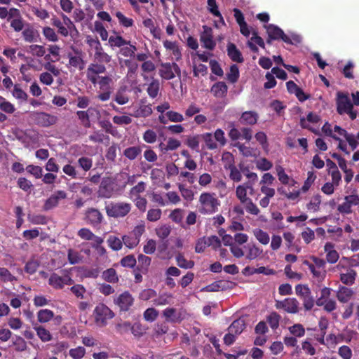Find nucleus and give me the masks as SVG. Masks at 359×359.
<instances>
[{
	"instance_id": "16",
	"label": "nucleus",
	"mask_w": 359,
	"mask_h": 359,
	"mask_svg": "<svg viewBox=\"0 0 359 359\" xmlns=\"http://www.w3.org/2000/svg\"><path fill=\"white\" fill-rule=\"evenodd\" d=\"M133 302L134 299L129 292H124L114 299L115 304L123 311H128L133 304Z\"/></svg>"
},
{
	"instance_id": "34",
	"label": "nucleus",
	"mask_w": 359,
	"mask_h": 359,
	"mask_svg": "<svg viewBox=\"0 0 359 359\" xmlns=\"http://www.w3.org/2000/svg\"><path fill=\"white\" fill-rule=\"evenodd\" d=\"M160 88V83L158 80L152 79V81L149 84L147 92L151 98H155L157 97Z\"/></svg>"
},
{
	"instance_id": "57",
	"label": "nucleus",
	"mask_w": 359,
	"mask_h": 359,
	"mask_svg": "<svg viewBox=\"0 0 359 359\" xmlns=\"http://www.w3.org/2000/svg\"><path fill=\"white\" fill-rule=\"evenodd\" d=\"M235 146L238 149L239 151L245 157L255 156V151L250 147L245 146L244 144L237 143Z\"/></svg>"
},
{
	"instance_id": "42",
	"label": "nucleus",
	"mask_w": 359,
	"mask_h": 359,
	"mask_svg": "<svg viewBox=\"0 0 359 359\" xmlns=\"http://www.w3.org/2000/svg\"><path fill=\"white\" fill-rule=\"evenodd\" d=\"M147 184L144 182H140L132 187L129 191V195L130 198H133V197L140 196V194L143 193L146 189Z\"/></svg>"
},
{
	"instance_id": "32",
	"label": "nucleus",
	"mask_w": 359,
	"mask_h": 359,
	"mask_svg": "<svg viewBox=\"0 0 359 359\" xmlns=\"http://www.w3.org/2000/svg\"><path fill=\"white\" fill-rule=\"evenodd\" d=\"M48 284L56 290H60L64 287L62 277L60 276L55 273H53L50 275L48 279Z\"/></svg>"
},
{
	"instance_id": "58",
	"label": "nucleus",
	"mask_w": 359,
	"mask_h": 359,
	"mask_svg": "<svg viewBox=\"0 0 359 359\" xmlns=\"http://www.w3.org/2000/svg\"><path fill=\"white\" fill-rule=\"evenodd\" d=\"M301 299L303 302V306L305 311H311L313 309L315 301L311 292H308L307 294H305V296L301 298Z\"/></svg>"
},
{
	"instance_id": "49",
	"label": "nucleus",
	"mask_w": 359,
	"mask_h": 359,
	"mask_svg": "<svg viewBox=\"0 0 359 359\" xmlns=\"http://www.w3.org/2000/svg\"><path fill=\"white\" fill-rule=\"evenodd\" d=\"M239 69L236 65H232L230 67L229 72L226 74L228 81L231 83H235L239 79Z\"/></svg>"
},
{
	"instance_id": "43",
	"label": "nucleus",
	"mask_w": 359,
	"mask_h": 359,
	"mask_svg": "<svg viewBox=\"0 0 359 359\" xmlns=\"http://www.w3.org/2000/svg\"><path fill=\"white\" fill-rule=\"evenodd\" d=\"M201 137V135L189 136L186 140V144L192 150L198 151Z\"/></svg>"
},
{
	"instance_id": "26",
	"label": "nucleus",
	"mask_w": 359,
	"mask_h": 359,
	"mask_svg": "<svg viewBox=\"0 0 359 359\" xmlns=\"http://www.w3.org/2000/svg\"><path fill=\"white\" fill-rule=\"evenodd\" d=\"M357 273L355 270L349 269L346 273L340 274V280L346 285H352L355 283Z\"/></svg>"
},
{
	"instance_id": "33",
	"label": "nucleus",
	"mask_w": 359,
	"mask_h": 359,
	"mask_svg": "<svg viewBox=\"0 0 359 359\" xmlns=\"http://www.w3.org/2000/svg\"><path fill=\"white\" fill-rule=\"evenodd\" d=\"M116 330L117 332L121 334H124L126 333L131 332L135 336L138 335L137 333H135V326L132 325L131 323L128 322H124L118 324L116 325Z\"/></svg>"
},
{
	"instance_id": "7",
	"label": "nucleus",
	"mask_w": 359,
	"mask_h": 359,
	"mask_svg": "<svg viewBox=\"0 0 359 359\" xmlns=\"http://www.w3.org/2000/svg\"><path fill=\"white\" fill-rule=\"evenodd\" d=\"M159 74L163 79L165 80H170L174 79L175 75L180 76L181 70L177 63L166 62L161 65V68L159 70Z\"/></svg>"
},
{
	"instance_id": "61",
	"label": "nucleus",
	"mask_w": 359,
	"mask_h": 359,
	"mask_svg": "<svg viewBox=\"0 0 359 359\" xmlns=\"http://www.w3.org/2000/svg\"><path fill=\"white\" fill-rule=\"evenodd\" d=\"M43 34L49 41L56 42L58 41V36L55 30L50 27H45L43 28Z\"/></svg>"
},
{
	"instance_id": "56",
	"label": "nucleus",
	"mask_w": 359,
	"mask_h": 359,
	"mask_svg": "<svg viewBox=\"0 0 359 359\" xmlns=\"http://www.w3.org/2000/svg\"><path fill=\"white\" fill-rule=\"evenodd\" d=\"M116 16L118 20L119 24L124 27H132L134 24V20L132 18L126 17L121 11H117Z\"/></svg>"
},
{
	"instance_id": "64",
	"label": "nucleus",
	"mask_w": 359,
	"mask_h": 359,
	"mask_svg": "<svg viewBox=\"0 0 359 359\" xmlns=\"http://www.w3.org/2000/svg\"><path fill=\"white\" fill-rule=\"evenodd\" d=\"M10 25L11 28L17 32H19L20 31L23 30L24 28V20L22 17L13 18L10 21Z\"/></svg>"
},
{
	"instance_id": "5",
	"label": "nucleus",
	"mask_w": 359,
	"mask_h": 359,
	"mask_svg": "<svg viewBox=\"0 0 359 359\" xmlns=\"http://www.w3.org/2000/svg\"><path fill=\"white\" fill-rule=\"evenodd\" d=\"M94 313L96 323L100 326L105 325L107 320L114 316L113 311L104 304L97 305Z\"/></svg>"
},
{
	"instance_id": "47",
	"label": "nucleus",
	"mask_w": 359,
	"mask_h": 359,
	"mask_svg": "<svg viewBox=\"0 0 359 359\" xmlns=\"http://www.w3.org/2000/svg\"><path fill=\"white\" fill-rule=\"evenodd\" d=\"M176 262L177 265L182 269H192L194 266V262L192 260H187L182 254L176 256Z\"/></svg>"
},
{
	"instance_id": "1",
	"label": "nucleus",
	"mask_w": 359,
	"mask_h": 359,
	"mask_svg": "<svg viewBox=\"0 0 359 359\" xmlns=\"http://www.w3.org/2000/svg\"><path fill=\"white\" fill-rule=\"evenodd\" d=\"M199 212L202 214H213L218 210L220 202L215 193L203 192L200 195Z\"/></svg>"
},
{
	"instance_id": "48",
	"label": "nucleus",
	"mask_w": 359,
	"mask_h": 359,
	"mask_svg": "<svg viewBox=\"0 0 359 359\" xmlns=\"http://www.w3.org/2000/svg\"><path fill=\"white\" fill-rule=\"evenodd\" d=\"M52 25L57 28V32L62 36L67 37L69 35L68 29L64 25L63 22L57 18H53L51 19Z\"/></svg>"
},
{
	"instance_id": "10",
	"label": "nucleus",
	"mask_w": 359,
	"mask_h": 359,
	"mask_svg": "<svg viewBox=\"0 0 359 359\" xmlns=\"http://www.w3.org/2000/svg\"><path fill=\"white\" fill-rule=\"evenodd\" d=\"M72 49L74 53H68L69 65L71 67L81 71L85 68L86 62L83 60V53L81 49L72 46Z\"/></svg>"
},
{
	"instance_id": "44",
	"label": "nucleus",
	"mask_w": 359,
	"mask_h": 359,
	"mask_svg": "<svg viewBox=\"0 0 359 359\" xmlns=\"http://www.w3.org/2000/svg\"><path fill=\"white\" fill-rule=\"evenodd\" d=\"M109 43L111 47H118L122 48V46L125 45L130 44L129 41H126L121 36H111L109 38Z\"/></svg>"
},
{
	"instance_id": "14",
	"label": "nucleus",
	"mask_w": 359,
	"mask_h": 359,
	"mask_svg": "<svg viewBox=\"0 0 359 359\" xmlns=\"http://www.w3.org/2000/svg\"><path fill=\"white\" fill-rule=\"evenodd\" d=\"M103 216L99 210L90 208L86 210L84 219L86 223L94 226H98L102 221Z\"/></svg>"
},
{
	"instance_id": "51",
	"label": "nucleus",
	"mask_w": 359,
	"mask_h": 359,
	"mask_svg": "<svg viewBox=\"0 0 359 359\" xmlns=\"http://www.w3.org/2000/svg\"><path fill=\"white\" fill-rule=\"evenodd\" d=\"M321 203V196L316 194L313 196L311 201L306 205V208L309 210L317 212L320 209V205Z\"/></svg>"
},
{
	"instance_id": "18",
	"label": "nucleus",
	"mask_w": 359,
	"mask_h": 359,
	"mask_svg": "<svg viewBox=\"0 0 359 359\" xmlns=\"http://www.w3.org/2000/svg\"><path fill=\"white\" fill-rule=\"evenodd\" d=\"M257 45L262 48H265V43L263 39L258 35L257 32L254 31L252 32V37L247 42V46L252 52L257 53L259 51Z\"/></svg>"
},
{
	"instance_id": "19",
	"label": "nucleus",
	"mask_w": 359,
	"mask_h": 359,
	"mask_svg": "<svg viewBox=\"0 0 359 359\" xmlns=\"http://www.w3.org/2000/svg\"><path fill=\"white\" fill-rule=\"evenodd\" d=\"M259 114L255 111H246L242 113L239 122L243 125L254 126L257 123Z\"/></svg>"
},
{
	"instance_id": "15",
	"label": "nucleus",
	"mask_w": 359,
	"mask_h": 359,
	"mask_svg": "<svg viewBox=\"0 0 359 359\" xmlns=\"http://www.w3.org/2000/svg\"><path fill=\"white\" fill-rule=\"evenodd\" d=\"M67 196V192L63 190H57L53 194H52L48 198H47L43 205V209L45 210H50L56 206L59 203V201L61 199H65Z\"/></svg>"
},
{
	"instance_id": "31",
	"label": "nucleus",
	"mask_w": 359,
	"mask_h": 359,
	"mask_svg": "<svg viewBox=\"0 0 359 359\" xmlns=\"http://www.w3.org/2000/svg\"><path fill=\"white\" fill-rule=\"evenodd\" d=\"M34 328L36 332L37 336L43 342H48L52 339V334L49 330L46 329L44 327L38 325L35 326Z\"/></svg>"
},
{
	"instance_id": "50",
	"label": "nucleus",
	"mask_w": 359,
	"mask_h": 359,
	"mask_svg": "<svg viewBox=\"0 0 359 359\" xmlns=\"http://www.w3.org/2000/svg\"><path fill=\"white\" fill-rule=\"evenodd\" d=\"M107 243L113 250L118 251L122 248L123 246V239L121 240L116 236H110L107 239Z\"/></svg>"
},
{
	"instance_id": "54",
	"label": "nucleus",
	"mask_w": 359,
	"mask_h": 359,
	"mask_svg": "<svg viewBox=\"0 0 359 359\" xmlns=\"http://www.w3.org/2000/svg\"><path fill=\"white\" fill-rule=\"evenodd\" d=\"M281 319L280 316L276 312H272L267 318V321L273 330H276L279 326V323Z\"/></svg>"
},
{
	"instance_id": "55",
	"label": "nucleus",
	"mask_w": 359,
	"mask_h": 359,
	"mask_svg": "<svg viewBox=\"0 0 359 359\" xmlns=\"http://www.w3.org/2000/svg\"><path fill=\"white\" fill-rule=\"evenodd\" d=\"M79 166L82 168L85 172L90 170L93 166L92 158L86 156L80 157L78 161Z\"/></svg>"
},
{
	"instance_id": "13",
	"label": "nucleus",
	"mask_w": 359,
	"mask_h": 359,
	"mask_svg": "<svg viewBox=\"0 0 359 359\" xmlns=\"http://www.w3.org/2000/svg\"><path fill=\"white\" fill-rule=\"evenodd\" d=\"M203 29L200 41L205 48L212 50L216 46V42L213 39L212 29L207 25L203 26Z\"/></svg>"
},
{
	"instance_id": "22",
	"label": "nucleus",
	"mask_w": 359,
	"mask_h": 359,
	"mask_svg": "<svg viewBox=\"0 0 359 359\" xmlns=\"http://www.w3.org/2000/svg\"><path fill=\"white\" fill-rule=\"evenodd\" d=\"M228 91L226 84L223 81L216 82L212 85L210 92L217 98H223L226 97Z\"/></svg>"
},
{
	"instance_id": "62",
	"label": "nucleus",
	"mask_w": 359,
	"mask_h": 359,
	"mask_svg": "<svg viewBox=\"0 0 359 359\" xmlns=\"http://www.w3.org/2000/svg\"><path fill=\"white\" fill-rule=\"evenodd\" d=\"M137 260L133 255H128L121 259L120 264L123 267L133 268Z\"/></svg>"
},
{
	"instance_id": "4",
	"label": "nucleus",
	"mask_w": 359,
	"mask_h": 359,
	"mask_svg": "<svg viewBox=\"0 0 359 359\" xmlns=\"http://www.w3.org/2000/svg\"><path fill=\"white\" fill-rule=\"evenodd\" d=\"M32 119L36 125L44 128L55 125L58 121L56 116L39 111L34 112L32 114Z\"/></svg>"
},
{
	"instance_id": "46",
	"label": "nucleus",
	"mask_w": 359,
	"mask_h": 359,
	"mask_svg": "<svg viewBox=\"0 0 359 359\" xmlns=\"http://www.w3.org/2000/svg\"><path fill=\"white\" fill-rule=\"evenodd\" d=\"M123 242L124 245L130 248L133 249L135 248L140 243L139 239L135 238V236L132 233H129L128 235H124L123 237Z\"/></svg>"
},
{
	"instance_id": "52",
	"label": "nucleus",
	"mask_w": 359,
	"mask_h": 359,
	"mask_svg": "<svg viewBox=\"0 0 359 359\" xmlns=\"http://www.w3.org/2000/svg\"><path fill=\"white\" fill-rule=\"evenodd\" d=\"M0 109L5 113L12 114L15 111V108L14 105L7 101L6 98L0 96Z\"/></svg>"
},
{
	"instance_id": "12",
	"label": "nucleus",
	"mask_w": 359,
	"mask_h": 359,
	"mask_svg": "<svg viewBox=\"0 0 359 359\" xmlns=\"http://www.w3.org/2000/svg\"><path fill=\"white\" fill-rule=\"evenodd\" d=\"M337 111L339 114L342 115L345 112L351 111L353 109V104L347 94L338 92L337 94Z\"/></svg>"
},
{
	"instance_id": "2",
	"label": "nucleus",
	"mask_w": 359,
	"mask_h": 359,
	"mask_svg": "<svg viewBox=\"0 0 359 359\" xmlns=\"http://www.w3.org/2000/svg\"><path fill=\"white\" fill-rule=\"evenodd\" d=\"M132 209V204L128 202H110L106 205L105 210L108 217L121 218L126 216Z\"/></svg>"
},
{
	"instance_id": "60",
	"label": "nucleus",
	"mask_w": 359,
	"mask_h": 359,
	"mask_svg": "<svg viewBox=\"0 0 359 359\" xmlns=\"http://www.w3.org/2000/svg\"><path fill=\"white\" fill-rule=\"evenodd\" d=\"M316 178V175L312 171H309L307 173V178L304 181V183L301 189V191L304 193L306 192L311 185L313 184Z\"/></svg>"
},
{
	"instance_id": "17",
	"label": "nucleus",
	"mask_w": 359,
	"mask_h": 359,
	"mask_svg": "<svg viewBox=\"0 0 359 359\" xmlns=\"http://www.w3.org/2000/svg\"><path fill=\"white\" fill-rule=\"evenodd\" d=\"M94 42L95 43V55H94L95 61L96 62L102 63V64L109 63L111 60V55H109L107 53L104 52L103 48H102L99 40L97 39Z\"/></svg>"
},
{
	"instance_id": "38",
	"label": "nucleus",
	"mask_w": 359,
	"mask_h": 359,
	"mask_svg": "<svg viewBox=\"0 0 359 359\" xmlns=\"http://www.w3.org/2000/svg\"><path fill=\"white\" fill-rule=\"evenodd\" d=\"M256 239L262 245H267L269 243L270 237L267 232L261 229H256L253 231Z\"/></svg>"
},
{
	"instance_id": "59",
	"label": "nucleus",
	"mask_w": 359,
	"mask_h": 359,
	"mask_svg": "<svg viewBox=\"0 0 359 359\" xmlns=\"http://www.w3.org/2000/svg\"><path fill=\"white\" fill-rule=\"evenodd\" d=\"M26 170L36 179L41 178L43 176V168L39 165H29L26 167Z\"/></svg>"
},
{
	"instance_id": "6",
	"label": "nucleus",
	"mask_w": 359,
	"mask_h": 359,
	"mask_svg": "<svg viewBox=\"0 0 359 359\" xmlns=\"http://www.w3.org/2000/svg\"><path fill=\"white\" fill-rule=\"evenodd\" d=\"M299 303L295 298H285L283 300H276L275 307L283 309L288 313H297L299 311Z\"/></svg>"
},
{
	"instance_id": "35",
	"label": "nucleus",
	"mask_w": 359,
	"mask_h": 359,
	"mask_svg": "<svg viewBox=\"0 0 359 359\" xmlns=\"http://www.w3.org/2000/svg\"><path fill=\"white\" fill-rule=\"evenodd\" d=\"M226 170H229L230 174L229 177L231 180L236 182H238L242 180V175L241 171L235 166L233 163H229L225 165Z\"/></svg>"
},
{
	"instance_id": "41",
	"label": "nucleus",
	"mask_w": 359,
	"mask_h": 359,
	"mask_svg": "<svg viewBox=\"0 0 359 359\" xmlns=\"http://www.w3.org/2000/svg\"><path fill=\"white\" fill-rule=\"evenodd\" d=\"M152 114V109L151 105H141L137 109H136L132 116L139 117H147Z\"/></svg>"
},
{
	"instance_id": "45",
	"label": "nucleus",
	"mask_w": 359,
	"mask_h": 359,
	"mask_svg": "<svg viewBox=\"0 0 359 359\" xmlns=\"http://www.w3.org/2000/svg\"><path fill=\"white\" fill-rule=\"evenodd\" d=\"M255 165L256 168L261 171H268L273 167V163L264 157L257 159Z\"/></svg>"
},
{
	"instance_id": "11",
	"label": "nucleus",
	"mask_w": 359,
	"mask_h": 359,
	"mask_svg": "<svg viewBox=\"0 0 359 359\" xmlns=\"http://www.w3.org/2000/svg\"><path fill=\"white\" fill-rule=\"evenodd\" d=\"M265 29H266V33L268 36L271 39H273L274 40H282L286 43H292V40L290 36L286 35L283 29H281L278 26L269 24L267 25H264Z\"/></svg>"
},
{
	"instance_id": "8",
	"label": "nucleus",
	"mask_w": 359,
	"mask_h": 359,
	"mask_svg": "<svg viewBox=\"0 0 359 359\" xmlns=\"http://www.w3.org/2000/svg\"><path fill=\"white\" fill-rule=\"evenodd\" d=\"M106 70L107 68L104 64L90 63L86 71V78L91 83L96 85L97 79L100 76L99 74L104 73Z\"/></svg>"
},
{
	"instance_id": "37",
	"label": "nucleus",
	"mask_w": 359,
	"mask_h": 359,
	"mask_svg": "<svg viewBox=\"0 0 359 359\" xmlns=\"http://www.w3.org/2000/svg\"><path fill=\"white\" fill-rule=\"evenodd\" d=\"M245 327V325L243 320H236L228 327V331L238 335L243 331Z\"/></svg>"
},
{
	"instance_id": "20",
	"label": "nucleus",
	"mask_w": 359,
	"mask_h": 359,
	"mask_svg": "<svg viewBox=\"0 0 359 359\" xmlns=\"http://www.w3.org/2000/svg\"><path fill=\"white\" fill-rule=\"evenodd\" d=\"M163 315L167 321L172 323H181L183 320L181 312L177 311L175 308H166Z\"/></svg>"
},
{
	"instance_id": "40",
	"label": "nucleus",
	"mask_w": 359,
	"mask_h": 359,
	"mask_svg": "<svg viewBox=\"0 0 359 359\" xmlns=\"http://www.w3.org/2000/svg\"><path fill=\"white\" fill-rule=\"evenodd\" d=\"M201 138L205 144L207 149L210 150H215L217 149V144L214 140V137L210 133H205L201 135Z\"/></svg>"
},
{
	"instance_id": "21",
	"label": "nucleus",
	"mask_w": 359,
	"mask_h": 359,
	"mask_svg": "<svg viewBox=\"0 0 359 359\" xmlns=\"http://www.w3.org/2000/svg\"><path fill=\"white\" fill-rule=\"evenodd\" d=\"M22 35L24 41L27 43L36 42L39 37V32L29 24L22 30Z\"/></svg>"
},
{
	"instance_id": "53",
	"label": "nucleus",
	"mask_w": 359,
	"mask_h": 359,
	"mask_svg": "<svg viewBox=\"0 0 359 359\" xmlns=\"http://www.w3.org/2000/svg\"><path fill=\"white\" fill-rule=\"evenodd\" d=\"M0 280L4 283L16 281L15 276L11 274L8 269L0 267Z\"/></svg>"
},
{
	"instance_id": "24",
	"label": "nucleus",
	"mask_w": 359,
	"mask_h": 359,
	"mask_svg": "<svg viewBox=\"0 0 359 359\" xmlns=\"http://www.w3.org/2000/svg\"><path fill=\"white\" fill-rule=\"evenodd\" d=\"M93 111L98 113L97 110L90 107L86 111H77L76 116L83 127L88 128L90 127V116L93 114Z\"/></svg>"
},
{
	"instance_id": "9",
	"label": "nucleus",
	"mask_w": 359,
	"mask_h": 359,
	"mask_svg": "<svg viewBox=\"0 0 359 359\" xmlns=\"http://www.w3.org/2000/svg\"><path fill=\"white\" fill-rule=\"evenodd\" d=\"M114 191V180L111 177H104L99 187L98 196L109 198L113 196Z\"/></svg>"
},
{
	"instance_id": "25",
	"label": "nucleus",
	"mask_w": 359,
	"mask_h": 359,
	"mask_svg": "<svg viewBox=\"0 0 359 359\" xmlns=\"http://www.w3.org/2000/svg\"><path fill=\"white\" fill-rule=\"evenodd\" d=\"M227 55L230 59L238 63H242L244 61L241 52L237 48L236 46L233 43H229L227 45Z\"/></svg>"
},
{
	"instance_id": "63",
	"label": "nucleus",
	"mask_w": 359,
	"mask_h": 359,
	"mask_svg": "<svg viewBox=\"0 0 359 359\" xmlns=\"http://www.w3.org/2000/svg\"><path fill=\"white\" fill-rule=\"evenodd\" d=\"M69 354L73 359H81L86 354V349L83 346H78L74 348H71Z\"/></svg>"
},
{
	"instance_id": "23",
	"label": "nucleus",
	"mask_w": 359,
	"mask_h": 359,
	"mask_svg": "<svg viewBox=\"0 0 359 359\" xmlns=\"http://www.w3.org/2000/svg\"><path fill=\"white\" fill-rule=\"evenodd\" d=\"M353 295L352 289L345 286L339 285L336 294L337 299L341 303H347Z\"/></svg>"
},
{
	"instance_id": "3",
	"label": "nucleus",
	"mask_w": 359,
	"mask_h": 359,
	"mask_svg": "<svg viewBox=\"0 0 359 359\" xmlns=\"http://www.w3.org/2000/svg\"><path fill=\"white\" fill-rule=\"evenodd\" d=\"M113 83V77L111 75L101 76L98 78L97 84L102 92L97 95V98L102 101L109 100L111 94V87Z\"/></svg>"
},
{
	"instance_id": "29",
	"label": "nucleus",
	"mask_w": 359,
	"mask_h": 359,
	"mask_svg": "<svg viewBox=\"0 0 359 359\" xmlns=\"http://www.w3.org/2000/svg\"><path fill=\"white\" fill-rule=\"evenodd\" d=\"M229 282L225 280L215 281L205 287V290L208 292H217L226 290L229 287Z\"/></svg>"
},
{
	"instance_id": "28",
	"label": "nucleus",
	"mask_w": 359,
	"mask_h": 359,
	"mask_svg": "<svg viewBox=\"0 0 359 359\" xmlns=\"http://www.w3.org/2000/svg\"><path fill=\"white\" fill-rule=\"evenodd\" d=\"M163 46L169 50L172 51V55L175 57L176 60H179L182 57L181 50L177 42H172L168 40H165L163 42Z\"/></svg>"
},
{
	"instance_id": "30",
	"label": "nucleus",
	"mask_w": 359,
	"mask_h": 359,
	"mask_svg": "<svg viewBox=\"0 0 359 359\" xmlns=\"http://www.w3.org/2000/svg\"><path fill=\"white\" fill-rule=\"evenodd\" d=\"M102 277L105 281L111 283H116L119 280L116 270L113 268L104 271Z\"/></svg>"
},
{
	"instance_id": "36",
	"label": "nucleus",
	"mask_w": 359,
	"mask_h": 359,
	"mask_svg": "<svg viewBox=\"0 0 359 359\" xmlns=\"http://www.w3.org/2000/svg\"><path fill=\"white\" fill-rule=\"evenodd\" d=\"M142 152L139 146L130 147L123 151V155L129 160H135Z\"/></svg>"
},
{
	"instance_id": "39",
	"label": "nucleus",
	"mask_w": 359,
	"mask_h": 359,
	"mask_svg": "<svg viewBox=\"0 0 359 359\" xmlns=\"http://www.w3.org/2000/svg\"><path fill=\"white\" fill-rule=\"evenodd\" d=\"M54 317V313L49 309H41L37 313L39 322L41 323L50 321Z\"/></svg>"
},
{
	"instance_id": "27",
	"label": "nucleus",
	"mask_w": 359,
	"mask_h": 359,
	"mask_svg": "<svg viewBox=\"0 0 359 359\" xmlns=\"http://www.w3.org/2000/svg\"><path fill=\"white\" fill-rule=\"evenodd\" d=\"M139 266L137 270L141 271L142 273H146L148 271L149 266L151 264V259L142 254H140L137 257Z\"/></svg>"
}]
</instances>
